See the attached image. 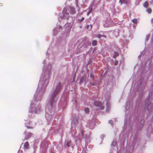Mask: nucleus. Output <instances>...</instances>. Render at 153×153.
<instances>
[{
    "mask_svg": "<svg viewBox=\"0 0 153 153\" xmlns=\"http://www.w3.org/2000/svg\"><path fill=\"white\" fill-rule=\"evenodd\" d=\"M116 142L115 141H113L111 145L114 146H115L116 145Z\"/></svg>",
    "mask_w": 153,
    "mask_h": 153,
    "instance_id": "nucleus-16",
    "label": "nucleus"
},
{
    "mask_svg": "<svg viewBox=\"0 0 153 153\" xmlns=\"http://www.w3.org/2000/svg\"><path fill=\"white\" fill-rule=\"evenodd\" d=\"M97 37L99 38H100L101 37H104V36H102L100 35H97Z\"/></svg>",
    "mask_w": 153,
    "mask_h": 153,
    "instance_id": "nucleus-23",
    "label": "nucleus"
},
{
    "mask_svg": "<svg viewBox=\"0 0 153 153\" xmlns=\"http://www.w3.org/2000/svg\"><path fill=\"white\" fill-rule=\"evenodd\" d=\"M32 134L31 133L29 132L25 136V139H28L29 137L32 136Z\"/></svg>",
    "mask_w": 153,
    "mask_h": 153,
    "instance_id": "nucleus-8",
    "label": "nucleus"
},
{
    "mask_svg": "<svg viewBox=\"0 0 153 153\" xmlns=\"http://www.w3.org/2000/svg\"><path fill=\"white\" fill-rule=\"evenodd\" d=\"M90 27H91L90 28H92V25H90Z\"/></svg>",
    "mask_w": 153,
    "mask_h": 153,
    "instance_id": "nucleus-34",
    "label": "nucleus"
},
{
    "mask_svg": "<svg viewBox=\"0 0 153 153\" xmlns=\"http://www.w3.org/2000/svg\"><path fill=\"white\" fill-rule=\"evenodd\" d=\"M149 35H147V37H146V40H147L149 38Z\"/></svg>",
    "mask_w": 153,
    "mask_h": 153,
    "instance_id": "nucleus-29",
    "label": "nucleus"
},
{
    "mask_svg": "<svg viewBox=\"0 0 153 153\" xmlns=\"http://www.w3.org/2000/svg\"><path fill=\"white\" fill-rule=\"evenodd\" d=\"M40 146L41 147L44 149H45L46 147V143L45 142H43L42 143Z\"/></svg>",
    "mask_w": 153,
    "mask_h": 153,
    "instance_id": "nucleus-7",
    "label": "nucleus"
},
{
    "mask_svg": "<svg viewBox=\"0 0 153 153\" xmlns=\"http://www.w3.org/2000/svg\"><path fill=\"white\" fill-rule=\"evenodd\" d=\"M48 109V108H46V111H47Z\"/></svg>",
    "mask_w": 153,
    "mask_h": 153,
    "instance_id": "nucleus-37",
    "label": "nucleus"
},
{
    "mask_svg": "<svg viewBox=\"0 0 153 153\" xmlns=\"http://www.w3.org/2000/svg\"><path fill=\"white\" fill-rule=\"evenodd\" d=\"M108 123H110V124H111V125L112 124V123H113V122H112V121L111 120H110L109 122H108Z\"/></svg>",
    "mask_w": 153,
    "mask_h": 153,
    "instance_id": "nucleus-27",
    "label": "nucleus"
},
{
    "mask_svg": "<svg viewBox=\"0 0 153 153\" xmlns=\"http://www.w3.org/2000/svg\"><path fill=\"white\" fill-rule=\"evenodd\" d=\"M25 125H26V127L27 128H33V127H32L31 126H27V124H26V123H25Z\"/></svg>",
    "mask_w": 153,
    "mask_h": 153,
    "instance_id": "nucleus-18",
    "label": "nucleus"
},
{
    "mask_svg": "<svg viewBox=\"0 0 153 153\" xmlns=\"http://www.w3.org/2000/svg\"><path fill=\"white\" fill-rule=\"evenodd\" d=\"M84 19V18L82 17L81 19H79V22H81V21H83Z\"/></svg>",
    "mask_w": 153,
    "mask_h": 153,
    "instance_id": "nucleus-25",
    "label": "nucleus"
},
{
    "mask_svg": "<svg viewBox=\"0 0 153 153\" xmlns=\"http://www.w3.org/2000/svg\"><path fill=\"white\" fill-rule=\"evenodd\" d=\"M91 10L88 12V13H87V16H88L89 14L90 13H91Z\"/></svg>",
    "mask_w": 153,
    "mask_h": 153,
    "instance_id": "nucleus-28",
    "label": "nucleus"
},
{
    "mask_svg": "<svg viewBox=\"0 0 153 153\" xmlns=\"http://www.w3.org/2000/svg\"><path fill=\"white\" fill-rule=\"evenodd\" d=\"M151 22L152 23H153V19H152L151 20Z\"/></svg>",
    "mask_w": 153,
    "mask_h": 153,
    "instance_id": "nucleus-32",
    "label": "nucleus"
},
{
    "mask_svg": "<svg viewBox=\"0 0 153 153\" xmlns=\"http://www.w3.org/2000/svg\"><path fill=\"white\" fill-rule=\"evenodd\" d=\"M90 128L91 129H92V128H91V126H90Z\"/></svg>",
    "mask_w": 153,
    "mask_h": 153,
    "instance_id": "nucleus-36",
    "label": "nucleus"
},
{
    "mask_svg": "<svg viewBox=\"0 0 153 153\" xmlns=\"http://www.w3.org/2000/svg\"><path fill=\"white\" fill-rule=\"evenodd\" d=\"M114 58H115L116 56H118V54L116 52H114Z\"/></svg>",
    "mask_w": 153,
    "mask_h": 153,
    "instance_id": "nucleus-21",
    "label": "nucleus"
},
{
    "mask_svg": "<svg viewBox=\"0 0 153 153\" xmlns=\"http://www.w3.org/2000/svg\"><path fill=\"white\" fill-rule=\"evenodd\" d=\"M147 11L149 13H150L152 11V10L150 8H148L147 10Z\"/></svg>",
    "mask_w": 153,
    "mask_h": 153,
    "instance_id": "nucleus-19",
    "label": "nucleus"
},
{
    "mask_svg": "<svg viewBox=\"0 0 153 153\" xmlns=\"http://www.w3.org/2000/svg\"><path fill=\"white\" fill-rule=\"evenodd\" d=\"M94 104L97 107H100L101 110H103L104 108V106L102 105V103L100 102L95 101L94 102Z\"/></svg>",
    "mask_w": 153,
    "mask_h": 153,
    "instance_id": "nucleus-5",
    "label": "nucleus"
},
{
    "mask_svg": "<svg viewBox=\"0 0 153 153\" xmlns=\"http://www.w3.org/2000/svg\"><path fill=\"white\" fill-rule=\"evenodd\" d=\"M70 9L71 10V12L72 13H75V10L73 7H71L70 8Z\"/></svg>",
    "mask_w": 153,
    "mask_h": 153,
    "instance_id": "nucleus-12",
    "label": "nucleus"
},
{
    "mask_svg": "<svg viewBox=\"0 0 153 153\" xmlns=\"http://www.w3.org/2000/svg\"><path fill=\"white\" fill-rule=\"evenodd\" d=\"M41 107L40 105H38L37 106L34 108L33 104L31 103L30 104V107L29 110V113H31L33 114L38 113L41 111Z\"/></svg>",
    "mask_w": 153,
    "mask_h": 153,
    "instance_id": "nucleus-3",
    "label": "nucleus"
},
{
    "mask_svg": "<svg viewBox=\"0 0 153 153\" xmlns=\"http://www.w3.org/2000/svg\"><path fill=\"white\" fill-rule=\"evenodd\" d=\"M106 112H108L109 111V108L110 105L108 102H107L106 105Z\"/></svg>",
    "mask_w": 153,
    "mask_h": 153,
    "instance_id": "nucleus-11",
    "label": "nucleus"
},
{
    "mask_svg": "<svg viewBox=\"0 0 153 153\" xmlns=\"http://www.w3.org/2000/svg\"><path fill=\"white\" fill-rule=\"evenodd\" d=\"M90 77H91V78H92V75L91 74V75H90Z\"/></svg>",
    "mask_w": 153,
    "mask_h": 153,
    "instance_id": "nucleus-35",
    "label": "nucleus"
},
{
    "mask_svg": "<svg viewBox=\"0 0 153 153\" xmlns=\"http://www.w3.org/2000/svg\"><path fill=\"white\" fill-rule=\"evenodd\" d=\"M35 96H36V94H35V95H34V97H35Z\"/></svg>",
    "mask_w": 153,
    "mask_h": 153,
    "instance_id": "nucleus-42",
    "label": "nucleus"
},
{
    "mask_svg": "<svg viewBox=\"0 0 153 153\" xmlns=\"http://www.w3.org/2000/svg\"><path fill=\"white\" fill-rule=\"evenodd\" d=\"M85 111L86 113H87L89 111V109L88 108H86L85 109Z\"/></svg>",
    "mask_w": 153,
    "mask_h": 153,
    "instance_id": "nucleus-22",
    "label": "nucleus"
},
{
    "mask_svg": "<svg viewBox=\"0 0 153 153\" xmlns=\"http://www.w3.org/2000/svg\"><path fill=\"white\" fill-rule=\"evenodd\" d=\"M69 18L68 13H67V11L66 10H64L63 11L62 16H60V18L61 19H68Z\"/></svg>",
    "mask_w": 153,
    "mask_h": 153,
    "instance_id": "nucleus-4",
    "label": "nucleus"
},
{
    "mask_svg": "<svg viewBox=\"0 0 153 153\" xmlns=\"http://www.w3.org/2000/svg\"><path fill=\"white\" fill-rule=\"evenodd\" d=\"M104 137V135H102L101 136H100V137L101 138H103Z\"/></svg>",
    "mask_w": 153,
    "mask_h": 153,
    "instance_id": "nucleus-31",
    "label": "nucleus"
},
{
    "mask_svg": "<svg viewBox=\"0 0 153 153\" xmlns=\"http://www.w3.org/2000/svg\"><path fill=\"white\" fill-rule=\"evenodd\" d=\"M78 123V120L77 118L76 117H75L74 118V119L72 121L71 123V124L72 125H76Z\"/></svg>",
    "mask_w": 153,
    "mask_h": 153,
    "instance_id": "nucleus-6",
    "label": "nucleus"
},
{
    "mask_svg": "<svg viewBox=\"0 0 153 153\" xmlns=\"http://www.w3.org/2000/svg\"><path fill=\"white\" fill-rule=\"evenodd\" d=\"M50 71V70L48 69L46 71L45 73L47 74L48 75L49 74Z\"/></svg>",
    "mask_w": 153,
    "mask_h": 153,
    "instance_id": "nucleus-20",
    "label": "nucleus"
},
{
    "mask_svg": "<svg viewBox=\"0 0 153 153\" xmlns=\"http://www.w3.org/2000/svg\"><path fill=\"white\" fill-rule=\"evenodd\" d=\"M86 28H87V29H89V25H87V26H86Z\"/></svg>",
    "mask_w": 153,
    "mask_h": 153,
    "instance_id": "nucleus-30",
    "label": "nucleus"
},
{
    "mask_svg": "<svg viewBox=\"0 0 153 153\" xmlns=\"http://www.w3.org/2000/svg\"><path fill=\"white\" fill-rule=\"evenodd\" d=\"M83 136V131H82L81 133L80 134V135H79L78 137V139H79V140L81 139L82 138Z\"/></svg>",
    "mask_w": 153,
    "mask_h": 153,
    "instance_id": "nucleus-10",
    "label": "nucleus"
},
{
    "mask_svg": "<svg viewBox=\"0 0 153 153\" xmlns=\"http://www.w3.org/2000/svg\"><path fill=\"white\" fill-rule=\"evenodd\" d=\"M132 22L134 24H136L137 23V20L136 19H133L132 20Z\"/></svg>",
    "mask_w": 153,
    "mask_h": 153,
    "instance_id": "nucleus-14",
    "label": "nucleus"
},
{
    "mask_svg": "<svg viewBox=\"0 0 153 153\" xmlns=\"http://www.w3.org/2000/svg\"><path fill=\"white\" fill-rule=\"evenodd\" d=\"M45 62V61H44L43 62V63H44Z\"/></svg>",
    "mask_w": 153,
    "mask_h": 153,
    "instance_id": "nucleus-39",
    "label": "nucleus"
},
{
    "mask_svg": "<svg viewBox=\"0 0 153 153\" xmlns=\"http://www.w3.org/2000/svg\"><path fill=\"white\" fill-rule=\"evenodd\" d=\"M96 44H97L96 41L95 40H94L93 41V42H92V44L93 45L95 46V45H96Z\"/></svg>",
    "mask_w": 153,
    "mask_h": 153,
    "instance_id": "nucleus-17",
    "label": "nucleus"
},
{
    "mask_svg": "<svg viewBox=\"0 0 153 153\" xmlns=\"http://www.w3.org/2000/svg\"><path fill=\"white\" fill-rule=\"evenodd\" d=\"M17 153H18V152Z\"/></svg>",
    "mask_w": 153,
    "mask_h": 153,
    "instance_id": "nucleus-43",
    "label": "nucleus"
},
{
    "mask_svg": "<svg viewBox=\"0 0 153 153\" xmlns=\"http://www.w3.org/2000/svg\"><path fill=\"white\" fill-rule=\"evenodd\" d=\"M59 21H60V19H59Z\"/></svg>",
    "mask_w": 153,
    "mask_h": 153,
    "instance_id": "nucleus-41",
    "label": "nucleus"
},
{
    "mask_svg": "<svg viewBox=\"0 0 153 153\" xmlns=\"http://www.w3.org/2000/svg\"><path fill=\"white\" fill-rule=\"evenodd\" d=\"M119 2L121 3V4L122 3H123L125 4H126V0H120Z\"/></svg>",
    "mask_w": 153,
    "mask_h": 153,
    "instance_id": "nucleus-15",
    "label": "nucleus"
},
{
    "mask_svg": "<svg viewBox=\"0 0 153 153\" xmlns=\"http://www.w3.org/2000/svg\"><path fill=\"white\" fill-rule=\"evenodd\" d=\"M61 87V84L59 83L57 84L55 89L51 92L50 94V104L51 107L53 106V105L55 102V100L54 99L56 95L59 92Z\"/></svg>",
    "mask_w": 153,
    "mask_h": 153,
    "instance_id": "nucleus-2",
    "label": "nucleus"
},
{
    "mask_svg": "<svg viewBox=\"0 0 153 153\" xmlns=\"http://www.w3.org/2000/svg\"><path fill=\"white\" fill-rule=\"evenodd\" d=\"M67 25V24H65V26H66V25Z\"/></svg>",
    "mask_w": 153,
    "mask_h": 153,
    "instance_id": "nucleus-40",
    "label": "nucleus"
},
{
    "mask_svg": "<svg viewBox=\"0 0 153 153\" xmlns=\"http://www.w3.org/2000/svg\"><path fill=\"white\" fill-rule=\"evenodd\" d=\"M29 143L28 142H26L24 144V146L25 148L28 149L29 148Z\"/></svg>",
    "mask_w": 153,
    "mask_h": 153,
    "instance_id": "nucleus-9",
    "label": "nucleus"
},
{
    "mask_svg": "<svg viewBox=\"0 0 153 153\" xmlns=\"http://www.w3.org/2000/svg\"><path fill=\"white\" fill-rule=\"evenodd\" d=\"M118 61H116L114 63V64L115 65H117L118 64Z\"/></svg>",
    "mask_w": 153,
    "mask_h": 153,
    "instance_id": "nucleus-26",
    "label": "nucleus"
},
{
    "mask_svg": "<svg viewBox=\"0 0 153 153\" xmlns=\"http://www.w3.org/2000/svg\"><path fill=\"white\" fill-rule=\"evenodd\" d=\"M48 79H42L41 76L38 85V88L37 89L36 92H39V95L40 96L43 94L45 91L47 84L48 82Z\"/></svg>",
    "mask_w": 153,
    "mask_h": 153,
    "instance_id": "nucleus-1",
    "label": "nucleus"
},
{
    "mask_svg": "<svg viewBox=\"0 0 153 153\" xmlns=\"http://www.w3.org/2000/svg\"><path fill=\"white\" fill-rule=\"evenodd\" d=\"M143 6L146 7H147L148 6V3L147 1H146L143 4Z\"/></svg>",
    "mask_w": 153,
    "mask_h": 153,
    "instance_id": "nucleus-13",
    "label": "nucleus"
},
{
    "mask_svg": "<svg viewBox=\"0 0 153 153\" xmlns=\"http://www.w3.org/2000/svg\"><path fill=\"white\" fill-rule=\"evenodd\" d=\"M61 26H59V29H60L61 28Z\"/></svg>",
    "mask_w": 153,
    "mask_h": 153,
    "instance_id": "nucleus-38",
    "label": "nucleus"
},
{
    "mask_svg": "<svg viewBox=\"0 0 153 153\" xmlns=\"http://www.w3.org/2000/svg\"><path fill=\"white\" fill-rule=\"evenodd\" d=\"M70 143V141H68L67 142V143H66V146L68 147L70 146L69 145V143Z\"/></svg>",
    "mask_w": 153,
    "mask_h": 153,
    "instance_id": "nucleus-24",
    "label": "nucleus"
},
{
    "mask_svg": "<svg viewBox=\"0 0 153 153\" xmlns=\"http://www.w3.org/2000/svg\"><path fill=\"white\" fill-rule=\"evenodd\" d=\"M27 123L29 125H30V122L29 121Z\"/></svg>",
    "mask_w": 153,
    "mask_h": 153,
    "instance_id": "nucleus-33",
    "label": "nucleus"
}]
</instances>
